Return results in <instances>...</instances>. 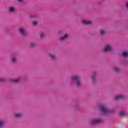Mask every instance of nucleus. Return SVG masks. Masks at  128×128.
<instances>
[{
	"mask_svg": "<svg viewBox=\"0 0 128 128\" xmlns=\"http://www.w3.org/2000/svg\"><path fill=\"white\" fill-rule=\"evenodd\" d=\"M20 33L23 36H24V34H26V32L24 31V28H21L20 30Z\"/></svg>",
	"mask_w": 128,
	"mask_h": 128,
	"instance_id": "obj_6",
	"label": "nucleus"
},
{
	"mask_svg": "<svg viewBox=\"0 0 128 128\" xmlns=\"http://www.w3.org/2000/svg\"><path fill=\"white\" fill-rule=\"evenodd\" d=\"M82 22L84 24H92L91 22L86 20H84Z\"/></svg>",
	"mask_w": 128,
	"mask_h": 128,
	"instance_id": "obj_9",
	"label": "nucleus"
},
{
	"mask_svg": "<svg viewBox=\"0 0 128 128\" xmlns=\"http://www.w3.org/2000/svg\"><path fill=\"white\" fill-rule=\"evenodd\" d=\"M4 121H0V128H2L4 126Z\"/></svg>",
	"mask_w": 128,
	"mask_h": 128,
	"instance_id": "obj_10",
	"label": "nucleus"
},
{
	"mask_svg": "<svg viewBox=\"0 0 128 128\" xmlns=\"http://www.w3.org/2000/svg\"><path fill=\"white\" fill-rule=\"evenodd\" d=\"M72 82H75L77 84L78 86H82V82L80 81V78L78 77V76H74L72 78Z\"/></svg>",
	"mask_w": 128,
	"mask_h": 128,
	"instance_id": "obj_1",
	"label": "nucleus"
},
{
	"mask_svg": "<svg viewBox=\"0 0 128 128\" xmlns=\"http://www.w3.org/2000/svg\"><path fill=\"white\" fill-rule=\"evenodd\" d=\"M124 98V96L122 95H117L116 96V100H122Z\"/></svg>",
	"mask_w": 128,
	"mask_h": 128,
	"instance_id": "obj_5",
	"label": "nucleus"
},
{
	"mask_svg": "<svg viewBox=\"0 0 128 128\" xmlns=\"http://www.w3.org/2000/svg\"><path fill=\"white\" fill-rule=\"evenodd\" d=\"M10 11L11 12H14V8H10Z\"/></svg>",
	"mask_w": 128,
	"mask_h": 128,
	"instance_id": "obj_18",
	"label": "nucleus"
},
{
	"mask_svg": "<svg viewBox=\"0 0 128 128\" xmlns=\"http://www.w3.org/2000/svg\"><path fill=\"white\" fill-rule=\"evenodd\" d=\"M50 56L52 58V60L56 59V56L52 54H50Z\"/></svg>",
	"mask_w": 128,
	"mask_h": 128,
	"instance_id": "obj_15",
	"label": "nucleus"
},
{
	"mask_svg": "<svg viewBox=\"0 0 128 128\" xmlns=\"http://www.w3.org/2000/svg\"><path fill=\"white\" fill-rule=\"evenodd\" d=\"M104 34H106V32L104 30H100V34L101 36H104Z\"/></svg>",
	"mask_w": 128,
	"mask_h": 128,
	"instance_id": "obj_11",
	"label": "nucleus"
},
{
	"mask_svg": "<svg viewBox=\"0 0 128 128\" xmlns=\"http://www.w3.org/2000/svg\"><path fill=\"white\" fill-rule=\"evenodd\" d=\"M92 80H94V77H92Z\"/></svg>",
	"mask_w": 128,
	"mask_h": 128,
	"instance_id": "obj_26",
	"label": "nucleus"
},
{
	"mask_svg": "<svg viewBox=\"0 0 128 128\" xmlns=\"http://www.w3.org/2000/svg\"><path fill=\"white\" fill-rule=\"evenodd\" d=\"M34 26H36L38 24V22H33Z\"/></svg>",
	"mask_w": 128,
	"mask_h": 128,
	"instance_id": "obj_21",
	"label": "nucleus"
},
{
	"mask_svg": "<svg viewBox=\"0 0 128 128\" xmlns=\"http://www.w3.org/2000/svg\"><path fill=\"white\" fill-rule=\"evenodd\" d=\"M15 116L16 118H20L22 116V114H15Z\"/></svg>",
	"mask_w": 128,
	"mask_h": 128,
	"instance_id": "obj_13",
	"label": "nucleus"
},
{
	"mask_svg": "<svg viewBox=\"0 0 128 128\" xmlns=\"http://www.w3.org/2000/svg\"><path fill=\"white\" fill-rule=\"evenodd\" d=\"M102 122V119L94 120L92 121V124H100Z\"/></svg>",
	"mask_w": 128,
	"mask_h": 128,
	"instance_id": "obj_4",
	"label": "nucleus"
},
{
	"mask_svg": "<svg viewBox=\"0 0 128 128\" xmlns=\"http://www.w3.org/2000/svg\"><path fill=\"white\" fill-rule=\"evenodd\" d=\"M11 80L14 82H20V78H12Z\"/></svg>",
	"mask_w": 128,
	"mask_h": 128,
	"instance_id": "obj_7",
	"label": "nucleus"
},
{
	"mask_svg": "<svg viewBox=\"0 0 128 128\" xmlns=\"http://www.w3.org/2000/svg\"><path fill=\"white\" fill-rule=\"evenodd\" d=\"M114 70H116V72H118V70H120V68H118V67H116L114 68Z\"/></svg>",
	"mask_w": 128,
	"mask_h": 128,
	"instance_id": "obj_20",
	"label": "nucleus"
},
{
	"mask_svg": "<svg viewBox=\"0 0 128 128\" xmlns=\"http://www.w3.org/2000/svg\"><path fill=\"white\" fill-rule=\"evenodd\" d=\"M31 18H34V16H31Z\"/></svg>",
	"mask_w": 128,
	"mask_h": 128,
	"instance_id": "obj_25",
	"label": "nucleus"
},
{
	"mask_svg": "<svg viewBox=\"0 0 128 128\" xmlns=\"http://www.w3.org/2000/svg\"><path fill=\"white\" fill-rule=\"evenodd\" d=\"M112 48L110 46H106L104 50V52H112Z\"/></svg>",
	"mask_w": 128,
	"mask_h": 128,
	"instance_id": "obj_3",
	"label": "nucleus"
},
{
	"mask_svg": "<svg viewBox=\"0 0 128 128\" xmlns=\"http://www.w3.org/2000/svg\"><path fill=\"white\" fill-rule=\"evenodd\" d=\"M120 114L121 116H124L126 114V112L122 111L121 112H120Z\"/></svg>",
	"mask_w": 128,
	"mask_h": 128,
	"instance_id": "obj_14",
	"label": "nucleus"
},
{
	"mask_svg": "<svg viewBox=\"0 0 128 128\" xmlns=\"http://www.w3.org/2000/svg\"><path fill=\"white\" fill-rule=\"evenodd\" d=\"M68 38L67 35H66L64 37L60 38V40H66Z\"/></svg>",
	"mask_w": 128,
	"mask_h": 128,
	"instance_id": "obj_12",
	"label": "nucleus"
},
{
	"mask_svg": "<svg viewBox=\"0 0 128 128\" xmlns=\"http://www.w3.org/2000/svg\"><path fill=\"white\" fill-rule=\"evenodd\" d=\"M100 108L102 112L104 114H109V112H110V111L108 110L106 107L104 106H100Z\"/></svg>",
	"mask_w": 128,
	"mask_h": 128,
	"instance_id": "obj_2",
	"label": "nucleus"
},
{
	"mask_svg": "<svg viewBox=\"0 0 128 128\" xmlns=\"http://www.w3.org/2000/svg\"><path fill=\"white\" fill-rule=\"evenodd\" d=\"M126 7L127 8H128V2L126 4Z\"/></svg>",
	"mask_w": 128,
	"mask_h": 128,
	"instance_id": "obj_24",
	"label": "nucleus"
},
{
	"mask_svg": "<svg viewBox=\"0 0 128 128\" xmlns=\"http://www.w3.org/2000/svg\"><path fill=\"white\" fill-rule=\"evenodd\" d=\"M44 36V34H41L40 38H42Z\"/></svg>",
	"mask_w": 128,
	"mask_h": 128,
	"instance_id": "obj_22",
	"label": "nucleus"
},
{
	"mask_svg": "<svg viewBox=\"0 0 128 128\" xmlns=\"http://www.w3.org/2000/svg\"><path fill=\"white\" fill-rule=\"evenodd\" d=\"M122 56H124V58H128V52H123L122 54Z\"/></svg>",
	"mask_w": 128,
	"mask_h": 128,
	"instance_id": "obj_8",
	"label": "nucleus"
},
{
	"mask_svg": "<svg viewBox=\"0 0 128 128\" xmlns=\"http://www.w3.org/2000/svg\"><path fill=\"white\" fill-rule=\"evenodd\" d=\"M18 2H22V0H18Z\"/></svg>",
	"mask_w": 128,
	"mask_h": 128,
	"instance_id": "obj_23",
	"label": "nucleus"
},
{
	"mask_svg": "<svg viewBox=\"0 0 128 128\" xmlns=\"http://www.w3.org/2000/svg\"><path fill=\"white\" fill-rule=\"evenodd\" d=\"M31 48H34L36 46V43L32 42L30 45Z\"/></svg>",
	"mask_w": 128,
	"mask_h": 128,
	"instance_id": "obj_17",
	"label": "nucleus"
},
{
	"mask_svg": "<svg viewBox=\"0 0 128 128\" xmlns=\"http://www.w3.org/2000/svg\"><path fill=\"white\" fill-rule=\"evenodd\" d=\"M6 82V80L4 78H0V82Z\"/></svg>",
	"mask_w": 128,
	"mask_h": 128,
	"instance_id": "obj_16",
	"label": "nucleus"
},
{
	"mask_svg": "<svg viewBox=\"0 0 128 128\" xmlns=\"http://www.w3.org/2000/svg\"><path fill=\"white\" fill-rule=\"evenodd\" d=\"M12 62H16V57L12 56Z\"/></svg>",
	"mask_w": 128,
	"mask_h": 128,
	"instance_id": "obj_19",
	"label": "nucleus"
}]
</instances>
